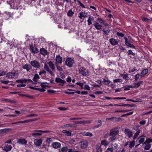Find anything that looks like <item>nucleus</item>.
<instances>
[{
	"mask_svg": "<svg viewBox=\"0 0 152 152\" xmlns=\"http://www.w3.org/2000/svg\"><path fill=\"white\" fill-rule=\"evenodd\" d=\"M46 86L43 83H41L39 86H36L35 87H30V88L36 90H37L41 92H43L45 91Z\"/></svg>",
	"mask_w": 152,
	"mask_h": 152,
	"instance_id": "f257e3e1",
	"label": "nucleus"
},
{
	"mask_svg": "<svg viewBox=\"0 0 152 152\" xmlns=\"http://www.w3.org/2000/svg\"><path fill=\"white\" fill-rule=\"evenodd\" d=\"M31 66L34 68L38 69L40 67V64L39 62L37 60H34L31 61L30 62Z\"/></svg>",
	"mask_w": 152,
	"mask_h": 152,
	"instance_id": "f03ea898",
	"label": "nucleus"
},
{
	"mask_svg": "<svg viewBox=\"0 0 152 152\" xmlns=\"http://www.w3.org/2000/svg\"><path fill=\"white\" fill-rule=\"evenodd\" d=\"M119 132V129L118 128H115L112 129L110 131L109 136L116 137V135L118 134Z\"/></svg>",
	"mask_w": 152,
	"mask_h": 152,
	"instance_id": "7ed1b4c3",
	"label": "nucleus"
},
{
	"mask_svg": "<svg viewBox=\"0 0 152 152\" xmlns=\"http://www.w3.org/2000/svg\"><path fill=\"white\" fill-rule=\"evenodd\" d=\"M80 74L83 76H87L88 75V70L83 67H81L79 69Z\"/></svg>",
	"mask_w": 152,
	"mask_h": 152,
	"instance_id": "20e7f679",
	"label": "nucleus"
},
{
	"mask_svg": "<svg viewBox=\"0 0 152 152\" xmlns=\"http://www.w3.org/2000/svg\"><path fill=\"white\" fill-rule=\"evenodd\" d=\"M65 65L69 67H72L74 63V61L71 58L66 59L65 61Z\"/></svg>",
	"mask_w": 152,
	"mask_h": 152,
	"instance_id": "39448f33",
	"label": "nucleus"
},
{
	"mask_svg": "<svg viewBox=\"0 0 152 152\" xmlns=\"http://www.w3.org/2000/svg\"><path fill=\"white\" fill-rule=\"evenodd\" d=\"M55 81L57 83H59L58 85L61 86H63L66 83L65 80L58 77H56Z\"/></svg>",
	"mask_w": 152,
	"mask_h": 152,
	"instance_id": "423d86ee",
	"label": "nucleus"
},
{
	"mask_svg": "<svg viewBox=\"0 0 152 152\" xmlns=\"http://www.w3.org/2000/svg\"><path fill=\"white\" fill-rule=\"evenodd\" d=\"M124 38L125 40V43L126 46L132 48H135V47L133 44L130 43V42L132 43V42L131 40L128 41V39L126 37H124Z\"/></svg>",
	"mask_w": 152,
	"mask_h": 152,
	"instance_id": "0eeeda50",
	"label": "nucleus"
},
{
	"mask_svg": "<svg viewBox=\"0 0 152 152\" xmlns=\"http://www.w3.org/2000/svg\"><path fill=\"white\" fill-rule=\"evenodd\" d=\"M16 82L19 83H23L27 82L29 83H32L33 82V81L31 79L27 80L26 79H23L18 80H16Z\"/></svg>",
	"mask_w": 152,
	"mask_h": 152,
	"instance_id": "6e6552de",
	"label": "nucleus"
},
{
	"mask_svg": "<svg viewBox=\"0 0 152 152\" xmlns=\"http://www.w3.org/2000/svg\"><path fill=\"white\" fill-rule=\"evenodd\" d=\"M124 133L126 136L129 138L131 137L132 135V132L130 129H126L124 131Z\"/></svg>",
	"mask_w": 152,
	"mask_h": 152,
	"instance_id": "1a4fd4ad",
	"label": "nucleus"
},
{
	"mask_svg": "<svg viewBox=\"0 0 152 152\" xmlns=\"http://www.w3.org/2000/svg\"><path fill=\"white\" fill-rule=\"evenodd\" d=\"M44 69L47 72H48L50 75L52 76L54 75V74L52 72V71L51 70L49 67L48 66L47 64L46 63H45L44 64Z\"/></svg>",
	"mask_w": 152,
	"mask_h": 152,
	"instance_id": "9d476101",
	"label": "nucleus"
},
{
	"mask_svg": "<svg viewBox=\"0 0 152 152\" xmlns=\"http://www.w3.org/2000/svg\"><path fill=\"white\" fill-rule=\"evenodd\" d=\"M88 143L87 141L83 140L80 142V145L82 148L83 149L86 148L88 146Z\"/></svg>",
	"mask_w": 152,
	"mask_h": 152,
	"instance_id": "9b49d317",
	"label": "nucleus"
},
{
	"mask_svg": "<svg viewBox=\"0 0 152 152\" xmlns=\"http://www.w3.org/2000/svg\"><path fill=\"white\" fill-rule=\"evenodd\" d=\"M30 50L33 53H37L39 52L38 49L33 45L30 46Z\"/></svg>",
	"mask_w": 152,
	"mask_h": 152,
	"instance_id": "f8f14e48",
	"label": "nucleus"
},
{
	"mask_svg": "<svg viewBox=\"0 0 152 152\" xmlns=\"http://www.w3.org/2000/svg\"><path fill=\"white\" fill-rule=\"evenodd\" d=\"M42 140L41 139H36L34 140V142L36 146H40L42 143Z\"/></svg>",
	"mask_w": 152,
	"mask_h": 152,
	"instance_id": "ddd939ff",
	"label": "nucleus"
},
{
	"mask_svg": "<svg viewBox=\"0 0 152 152\" xmlns=\"http://www.w3.org/2000/svg\"><path fill=\"white\" fill-rule=\"evenodd\" d=\"M40 79V77L39 75L37 74H35L34 77L32 79V80L34 81V82H35V83H32L34 84H37V83H39V80Z\"/></svg>",
	"mask_w": 152,
	"mask_h": 152,
	"instance_id": "4468645a",
	"label": "nucleus"
},
{
	"mask_svg": "<svg viewBox=\"0 0 152 152\" xmlns=\"http://www.w3.org/2000/svg\"><path fill=\"white\" fill-rule=\"evenodd\" d=\"M22 68L23 69H26L27 72H28L32 69V67L29 64H26L22 66Z\"/></svg>",
	"mask_w": 152,
	"mask_h": 152,
	"instance_id": "2eb2a0df",
	"label": "nucleus"
},
{
	"mask_svg": "<svg viewBox=\"0 0 152 152\" xmlns=\"http://www.w3.org/2000/svg\"><path fill=\"white\" fill-rule=\"evenodd\" d=\"M27 141L24 139H19L17 142L18 143L24 145H26L27 144Z\"/></svg>",
	"mask_w": 152,
	"mask_h": 152,
	"instance_id": "dca6fc26",
	"label": "nucleus"
},
{
	"mask_svg": "<svg viewBox=\"0 0 152 152\" xmlns=\"http://www.w3.org/2000/svg\"><path fill=\"white\" fill-rule=\"evenodd\" d=\"M109 42L112 45H115L118 44V42L117 40L114 38L110 39Z\"/></svg>",
	"mask_w": 152,
	"mask_h": 152,
	"instance_id": "f3484780",
	"label": "nucleus"
},
{
	"mask_svg": "<svg viewBox=\"0 0 152 152\" xmlns=\"http://www.w3.org/2000/svg\"><path fill=\"white\" fill-rule=\"evenodd\" d=\"M1 101H4L5 102L9 103H16V102L13 100L9 99L7 98H1L0 99Z\"/></svg>",
	"mask_w": 152,
	"mask_h": 152,
	"instance_id": "a211bd4d",
	"label": "nucleus"
},
{
	"mask_svg": "<svg viewBox=\"0 0 152 152\" xmlns=\"http://www.w3.org/2000/svg\"><path fill=\"white\" fill-rule=\"evenodd\" d=\"M53 147L56 149L59 148L61 146V144L58 142H53L52 144Z\"/></svg>",
	"mask_w": 152,
	"mask_h": 152,
	"instance_id": "6ab92c4d",
	"label": "nucleus"
},
{
	"mask_svg": "<svg viewBox=\"0 0 152 152\" xmlns=\"http://www.w3.org/2000/svg\"><path fill=\"white\" fill-rule=\"evenodd\" d=\"M15 76V74L14 72H11L7 73V77L10 78H12Z\"/></svg>",
	"mask_w": 152,
	"mask_h": 152,
	"instance_id": "aec40b11",
	"label": "nucleus"
},
{
	"mask_svg": "<svg viewBox=\"0 0 152 152\" xmlns=\"http://www.w3.org/2000/svg\"><path fill=\"white\" fill-rule=\"evenodd\" d=\"M97 20L101 24H102L105 26H108V25L103 19L98 18Z\"/></svg>",
	"mask_w": 152,
	"mask_h": 152,
	"instance_id": "412c9836",
	"label": "nucleus"
},
{
	"mask_svg": "<svg viewBox=\"0 0 152 152\" xmlns=\"http://www.w3.org/2000/svg\"><path fill=\"white\" fill-rule=\"evenodd\" d=\"M87 13L85 12H81L79 13L78 17L82 19V18H85L87 17Z\"/></svg>",
	"mask_w": 152,
	"mask_h": 152,
	"instance_id": "4be33fe9",
	"label": "nucleus"
},
{
	"mask_svg": "<svg viewBox=\"0 0 152 152\" xmlns=\"http://www.w3.org/2000/svg\"><path fill=\"white\" fill-rule=\"evenodd\" d=\"M56 61L57 63L61 64L62 62V58L61 57L57 56L56 57Z\"/></svg>",
	"mask_w": 152,
	"mask_h": 152,
	"instance_id": "5701e85b",
	"label": "nucleus"
},
{
	"mask_svg": "<svg viewBox=\"0 0 152 152\" xmlns=\"http://www.w3.org/2000/svg\"><path fill=\"white\" fill-rule=\"evenodd\" d=\"M48 64L52 71H54L55 70V66L54 64L53 63V62L51 61H49L48 63Z\"/></svg>",
	"mask_w": 152,
	"mask_h": 152,
	"instance_id": "b1692460",
	"label": "nucleus"
},
{
	"mask_svg": "<svg viewBox=\"0 0 152 152\" xmlns=\"http://www.w3.org/2000/svg\"><path fill=\"white\" fill-rule=\"evenodd\" d=\"M94 20V18L93 16H89L87 20L88 24V26H90L92 24V22Z\"/></svg>",
	"mask_w": 152,
	"mask_h": 152,
	"instance_id": "393cba45",
	"label": "nucleus"
},
{
	"mask_svg": "<svg viewBox=\"0 0 152 152\" xmlns=\"http://www.w3.org/2000/svg\"><path fill=\"white\" fill-rule=\"evenodd\" d=\"M145 137L144 136H141L138 138V142L140 144L144 142L145 140Z\"/></svg>",
	"mask_w": 152,
	"mask_h": 152,
	"instance_id": "a878e982",
	"label": "nucleus"
},
{
	"mask_svg": "<svg viewBox=\"0 0 152 152\" xmlns=\"http://www.w3.org/2000/svg\"><path fill=\"white\" fill-rule=\"evenodd\" d=\"M81 134L83 135L86 136H88L91 137L93 136V135L91 132H83L81 133Z\"/></svg>",
	"mask_w": 152,
	"mask_h": 152,
	"instance_id": "bb28decb",
	"label": "nucleus"
},
{
	"mask_svg": "<svg viewBox=\"0 0 152 152\" xmlns=\"http://www.w3.org/2000/svg\"><path fill=\"white\" fill-rule=\"evenodd\" d=\"M94 26L97 30H100L102 29V26L98 22H96L94 24Z\"/></svg>",
	"mask_w": 152,
	"mask_h": 152,
	"instance_id": "cd10ccee",
	"label": "nucleus"
},
{
	"mask_svg": "<svg viewBox=\"0 0 152 152\" xmlns=\"http://www.w3.org/2000/svg\"><path fill=\"white\" fill-rule=\"evenodd\" d=\"M143 83L142 81H140L138 82L137 83H134V85L132 86V88H137L139 87L140 85L142 84Z\"/></svg>",
	"mask_w": 152,
	"mask_h": 152,
	"instance_id": "c85d7f7f",
	"label": "nucleus"
},
{
	"mask_svg": "<svg viewBox=\"0 0 152 152\" xmlns=\"http://www.w3.org/2000/svg\"><path fill=\"white\" fill-rule=\"evenodd\" d=\"M12 147L11 145H7L4 147L3 149L5 151L8 152L10 151L12 149Z\"/></svg>",
	"mask_w": 152,
	"mask_h": 152,
	"instance_id": "c756f323",
	"label": "nucleus"
},
{
	"mask_svg": "<svg viewBox=\"0 0 152 152\" xmlns=\"http://www.w3.org/2000/svg\"><path fill=\"white\" fill-rule=\"evenodd\" d=\"M102 31L104 34L107 35L110 31V30L107 28H105L103 29Z\"/></svg>",
	"mask_w": 152,
	"mask_h": 152,
	"instance_id": "7c9ffc66",
	"label": "nucleus"
},
{
	"mask_svg": "<svg viewBox=\"0 0 152 152\" xmlns=\"http://www.w3.org/2000/svg\"><path fill=\"white\" fill-rule=\"evenodd\" d=\"M40 52L43 55H46L48 53L47 50L44 48H41L40 49Z\"/></svg>",
	"mask_w": 152,
	"mask_h": 152,
	"instance_id": "2f4dec72",
	"label": "nucleus"
},
{
	"mask_svg": "<svg viewBox=\"0 0 152 152\" xmlns=\"http://www.w3.org/2000/svg\"><path fill=\"white\" fill-rule=\"evenodd\" d=\"M103 82L105 85H108L112 83V82L107 78L104 79L103 80Z\"/></svg>",
	"mask_w": 152,
	"mask_h": 152,
	"instance_id": "473e14b6",
	"label": "nucleus"
},
{
	"mask_svg": "<svg viewBox=\"0 0 152 152\" xmlns=\"http://www.w3.org/2000/svg\"><path fill=\"white\" fill-rule=\"evenodd\" d=\"M101 144L105 146H107L109 143V142L106 140H103L101 141Z\"/></svg>",
	"mask_w": 152,
	"mask_h": 152,
	"instance_id": "72a5a7b5",
	"label": "nucleus"
},
{
	"mask_svg": "<svg viewBox=\"0 0 152 152\" xmlns=\"http://www.w3.org/2000/svg\"><path fill=\"white\" fill-rule=\"evenodd\" d=\"M3 15L7 17H10L12 15V14L10 12H5L3 13Z\"/></svg>",
	"mask_w": 152,
	"mask_h": 152,
	"instance_id": "f704fd0d",
	"label": "nucleus"
},
{
	"mask_svg": "<svg viewBox=\"0 0 152 152\" xmlns=\"http://www.w3.org/2000/svg\"><path fill=\"white\" fill-rule=\"evenodd\" d=\"M62 132L64 134H65L66 135L68 136H70L71 134L70 131H68L66 130H63Z\"/></svg>",
	"mask_w": 152,
	"mask_h": 152,
	"instance_id": "c9c22d12",
	"label": "nucleus"
},
{
	"mask_svg": "<svg viewBox=\"0 0 152 152\" xmlns=\"http://www.w3.org/2000/svg\"><path fill=\"white\" fill-rule=\"evenodd\" d=\"M148 72V70L147 69H145L142 70L141 72L140 75L141 76H143L147 74Z\"/></svg>",
	"mask_w": 152,
	"mask_h": 152,
	"instance_id": "e433bc0d",
	"label": "nucleus"
},
{
	"mask_svg": "<svg viewBox=\"0 0 152 152\" xmlns=\"http://www.w3.org/2000/svg\"><path fill=\"white\" fill-rule=\"evenodd\" d=\"M64 127L69 128H73L75 127V125L72 124H68L64 125L63 126Z\"/></svg>",
	"mask_w": 152,
	"mask_h": 152,
	"instance_id": "4c0bfd02",
	"label": "nucleus"
},
{
	"mask_svg": "<svg viewBox=\"0 0 152 152\" xmlns=\"http://www.w3.org/2000/svg\"><path fill=\"white\" fill-rule=\"evenodd\" d=\"M140 133V131L138 130L135 134L133 137V139L135 140L138 137Z\"/></svg>",
	"mask_w": 152,
	"mask_h": 152,
	"instance_id": "58836bf2",
	"label": "nucleus"
},
{
	"mask_svg": "<svg viewBox=\"0 0 152 152\" xmlns=\"http://www.w3.org/2000/svg\"><path fill=\"white\" fill-rule=\"evenodd\" d=\"M135 145V141H132L130 142L129 144V147L130 148H132Z\"/></svg>",
	"mask_w": 152,
	"mask_h": 152,
	"instance_id": "ea45409f",
	"label": "nucleus"
},
{
	"mask_svg": "<svg viewBox=\"0 0 152 152\" xmlns=\"http://www.w3.org/2000/svg\"><path fill=\"white\" fill-rule=\"evenodd\" d=\"M68 150V148L66 147H64L62 148L59 151L60 152H67Z\"/></svg>",
	"mask_w": 152,
	"mask_h": 152,
	"instance_id": "a19ab883",
	"label": "nucleus"
},
{
	"mask_svg": "<svg viewBox=\"0 0 152 152\" xmlns=\"http://www.w3.org/2000/svg\"><path fill=\"white\" fill-rule=\"evenodd\" d=\"M31 135L33 137L40 136L42 135V134L41 133H32Z\"/></svg>",
	"mask_w": 152,
	"mask_h": 152,
	"instance_id": "79ce46f5",
	"label": "nucleus"
},
{
	"mask_svg": "<svg viewBox=\"0 0 152 152\" xmlns=\"http://www.w3.org/2000/svg\"><path fill=\"white\" fill-rule=\"evenodd\" d=\"M151 146V145L149 143H147L144 147V149L145 150H148L150 149Z\"/></svg>",
	"mask_w": 152,
	"mask_h": 152,
	"instance_id": "37998d69",
	"label": "nucleus"
},
{
	"mask_svg": "<svg viewBox=\"0 0 152 152\" xmlns=\"http://www.w3.org/2000/svg\"><path fill=\"white\" fill-rule=\"evenodd\" d=\"M74 13V12L72 11V10H70L67 12V15L69 16H72L73 15Z\"/></svg>",
	"mask_w": 152,
	"mask_h": 152,
	"instance_id": "c03bdc74",
	"label": "nucleus"
},
{
	"mask_svg": "<svg viewBox=\"0 0 152 152\" xmlns=\"http://www.w3.org/2000/svg\"><path fill=\"white\" fill-rule=\"evenodd\" d=\"M74 122L75 124H85L87 123V121H77Z\"/></svg>",
	"mask_w": 152,
	"mask_h": 152,
	"instance_id": "a18cd8bd",
	"label": "nucleus"
},
{
	"mask_svg": "<svg viewBox=\"0 0 152 152\" xmlns=\"http://www.w3.org/2000/svg\"><path fill=\"white\" fill-rule=\"evenodd\" d=\"M136 70V68L135 67H131L130 68L129 70V73H131L135 71Z\"/></svg>",
	"mask_w": 152,
	"mask_h": 152,
	"instance_id": "49530a36",
	"label": "nucleus"
},
{
	"mask_svg": "<svg viewBox=\"0 0 152 152\" xmlns=\"http://www.w3.org/2000/svg\"><path fill=\"white\" fill-rule=\"evenodd\" d=\"M85 90H90V87L87 84H85L84 87L83 88Z\"/></svg>",
	"mask_w": 152,
	"mask_h": 152,
	"instance_id": "de8ad7c7",
	"label": "nucleus"
},
{
	"mask_svg": "<svg viewBox=\"0 0 152 152\" xmlns=\"http://www.w3.org/2000/svg\"><path fill=\"white\" fill-rule=\"evenodd\" d=\"M111 137L109 139V140L111 142L113 140H114L116 139V137H115L113 136H110Z\"/></svg>",
	"mask_w": 152,
	"mask_h": 152,
	"instance_id": "09e8293b",
	"label": "nucleus"
},
{
	"mask_svg": "<svg viewBox=\"0 0 152 152\" xmlns=\"http://www.w3.org/2000/svg\"><path fill=\"white\" fill-rule=\"evenodd\" d=\"M56 66L57 68V70L59 71H62L63 69L60 66H58L57 64H56Z\"/></svg>",
	"mask_w": 152,
	"mask_h": 152,
	"instance_id": "8fccbe9b",
	"label": "nucleus"
},
{
	"mask_svg": "<svg viewBox=\"0 0 152 152\" xmlns=\"http://www.w3.org/2000/svg\"><path fill=\"white\" fill-rule=\"evenodd\" d=\"M122 80L121 79H117L113 80L114 83H117L118 82H122Z\"/></svg>",
	"mask_w": 152,
	"mask_h": 152,
	"instance_id": "3c124183",
	"label": "nucleus"
},
{
	"mask_svg": "<svg viewBox=\"0 0 152 152\" xmlns=\"http://www.w3.org/2000/svg\"><path fill=\"white\" fill-rule=\"evenodd\" d=\"M117 35H118V36L121 37H123L124 36V34L119 32H118L117 33Z\"/></svg>",
	"mask_w": 152,
	"mask_h": 152,
	"instance_id": "603ef678",
	"label": "nucleus"
},
{
	"mask_svg": "<svg viewBox=\"0 0 152 152\" xmlns=\"http://www.w3.org/2000/svg\"><path fill=\"white\" fill-rule=\"evenodd\" d=\"M105 152H113V149L112 148H108L106 149Z\"/></svg>",
	"mask_w": 152,
	"mask_h": 152,
	"instance_id": "864d4df0",
	"label": "nucleus"
},
{
	"mask_svg": "<svg viewBox=\"0 0 152 152\" xmlns=\"http://www.w3.org/2000/svg\"><path fill=\"white\" fill-rule=\"evenodd\" d=\"M136 106L135 104H124L123 105V106H128V107H135Z\"/></svg>",
	"mask_w": 152,
	"mask_h": 152,
	"instance_id": "5fc2aeb1",
	"label": "nucleus"
},
{
	"mask_svg": "<svg viewBox=\"0 0 152 152\" xmlns=\"http://www.w3.org/2000/svg\"><path fill=\"white\" fill-rule=\"evenodd\" d=\"M146 120H142L139 122V124L142 125H144L146 123Z\"/></svg>",
	"mask_w": 152,
	"mask_h": 152,
	"instance_id": "6e6d98bb",
	"label": "nucleus"
},
{
	"mask_svg": "<svg viewBox=\"0 0 152 152\" xmlns=\"http://www.w3.org/2000/svg\"><path fill=\"white\" fill-rule=\"evenodd\" d=\"M132 86H128L126 87H125L124 89V91H126V90H130V88H132Z\"/></svg>",
	"mask_w": 152,
	"mask_h": 152,
	"instance_id": "4d7b16f0",
	"label": "nucleus"
},
{
	"mask_svg": "<svg viewBox=\"0 0 152 152\" xmlns=\"http://www.w3.org/2000/svg\"><path fill=\"white\" fill-rule=\"evenodd\" d=\"M76 84L79 86H80V87L81 88H83V83H80V82H77V83H76Z\"/></svg>",
	"mask_w": 152,
	"mask_h": 152,
	"instance_id": "13d9d810",
	"label": "nucleus"
},
{
	"mask_svg": "<svg viewBox=\"0 0 152 152\" xmlns=\"http://www.w3.org/2000/svg\"><path fill=\"white\" fill-rule=\"evenodd\" d=\"M113 99H126V98L124 97H113Z\"/></svg>",
	"mask_w": 152,
	"mask_h": 152,
	"instance_id": "bf43d9fd",
	"label": "nucleus"
},
{
	"mask_svg": "<svg viewBox=\"0 0 152 152\" xmlns=\"http://www.w3.org/2000/svg\"><path fill=\"white\" fill-rule=\"evenodd\" d=\"M8 129H9L7 128L0 129V134H1L4 132V131H8Z\"/></svg>",
	"mask_w": 152,
	"mask_h": 152,
	"instance_id": "052dcab7",
	"label": "nucleus"
},
{
	"mask_svg": "<svg viewBox=\"0 0 152 152\" xmlns=\"http://www.w3.org/2000/svg\"><path fill=\"white\" fill-rule=\"evenodd\" d=\"M6 74V72H5L0 70V76L4 75H5Z\"/></svg>",
	"mask_w": 152,
	"mask_h": 152,
	"instance_id": "680f3d73",
	"label": "nucleus"
},
{
	"mask_svg": "<svg viewBox=\"0 0 152 152\" xmlns=\"http://www.w3.org/2000/svg\"><path fill=\"white\" fill-rule=\"evenodd\" d=\"M140 75L139 74H138L137 75H135L134 78L135 80H136V81H137L138 80L139 78Z\"/></svg>",
	"mask_w": 152,
	"mask_h": 152,
	"instance_id": "e2e57ef3",
	"label": "nucleus"
},
{
	"mask_svg": "<svg viewBox=\"0 0 152 152\" xmlns=\"http://www.w3.org/2000/svg\"><path fill=\"white\" fill-rule=\"evenodd\" d=\"M98 125L95 126V127L96 128H97L99 127L100 126L102 125V122L101 121L99 120L98 122Z\"/></svg>",
	"mask_w": 152,
	"mask_h": 152,
	"instance_id": "0e129e2a",
	"label": "nucleus"
},
{
	"mask_svg": "<svg viewBox=\"0 0 152 152\" xmlns=\"http://www.w3.org/2000/svg\"><path fill=\"white\" fill-rule=\"evenodd\" d=\"M127 53L128 54H132L133 56H134L135 55V54L134 53H133L132 51L131 50H129L127 52Z\"/></svg>",
	"mask_w": 152,
	"mask_h": 152,
	"instance_id": "69168bd1",
	"label": "nucleus"
},
{
	"mask_svg": "<svg viewBox=\"0 0 152 152\" xmlns=\"http://www.w3.org/2000/svg\"><path fill=\"white\" fill-rule=\"evenodd\" d=\"M77 2L79 3L80 6L83 8H85V7L84 5L82 3L80 2L79 1H77Z\"/></svg>",
	"mask_w": 152,
	"mask_h": 152,
	"instance_id": "338daca9",
	"label": "nucleus"
},
{
	"mask_svg": "<svg viewBox=\"0 0 152 152\" xmlns=\"http://www.w3.org/2000/svg\"><path fill=\"white\" fill-rule=\"evenodd\" d=\"M52 139L51 138H48L46 140V142L48 143L49 144H50L51 142Z\"/></svg>",
	"mask_w": 152,
	"mask_h": 152,
	"instance_id": "774afa93",
	"label": "nucleus"
}]
</instances>
